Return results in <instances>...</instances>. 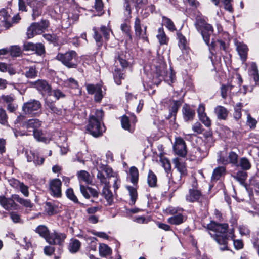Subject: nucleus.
Wrapping results in <instances>:
<instances>
[{"instance_id":"obj_45","label":"nucleus","mask_w":259,"mask_h":259,"mask_svg":"<svg viewBox=\"0 0 259 259\" xmlns=\"http://www.w3.org/2000/svg\"><path fill=\"white\" fill-rule=\"evenodd\" d=\"M248 177V173L245 170H238L234 178L240 182V184H243L245 183Z\"/></svg>"},{"instance_id":"obj_48","label":"nucleus","mask_w":259,"mask_h":259,"mask_svg":"<svg viewBox=\"0 0 259 259\" xmlns=\"http://www.w3.org/2000/svg\"><path fill=\"white\" fill-rule=\"evenodd\" d=\"M157 178L154 172L150 169L147 177V183L150 187H155L157 186Z\"/></svg>"},{"instance_id":"obj_28","label":"nucleus","mask_w":259,"mask_h":259,"mask_svg":"<svg viewBox=\"0 0 259 259\" xmlns=\"http://www.w3.org/2000/svg\"><path fill=\"white\" fill-rule=\"evenodd\" d=\"M123 70L120 68L116 67L113 72V78L115 83L120 85L122 84V80L125 79V75Z\"/></svg>"},{"instance_id":"obj_2","label":"nucleus","mask_w":259,"mask_h":259,"mask_svg":"<svg viewBox=\"0 0 259 259\" xmlns=\"http://www.w3.org/2000/svg\"><path fill=\"white\" fill-rule=\"evenodd\" d=\"M34 231L51 245H55V244H60L65 237V233H59L56 230L51 233L48 228L44 225H38Z\"/></svg>"},{"instance_id":"obj_37","label":"nucleus","mask_w":259,"mask_h":259,"mask_svg":"<svg viewBox=\"0 0 259 259\" xmlns=\"http://www.w3.org/2000/svg\"><path fill=\"white\" fill-rule=\"evenodd\" d=\"M120 29L127 38V40L132 41L133 40V35L131 25L127 23H122L120 25Z\"/></svg>"},{"instance_id":"obj_49","label":"nucleus","mask_w":259,"mask_h":259,"mask_svg":"<svg viewBox=\"0 0 259 259\" xmlns=\"http://www.w3.org/2000/svg\"><path fill=\"white\" fill-rule=\"evenodd\" d=\"M80 247L81 242L78 239H74L69 243L68 249L71 253H75L79 250Z\"/></svg>"},{"instance_id":"obj_42","label":"nucleus","mask_w":259,"mask_h":259,"mask_svg":"<svg viewBox=\"0 0 259 259\" xmlns=\"http://www.w3.org/2000/svg\"><path fill=\"white\" fill-rule=\"evenodd\" d=\"M236 166L240 167L241 169L247 170L251 168V164L247 158L243 157L240 158L238 164Z\"/></svg>"},{"instance_id":"obj_38","label":"nucleus","mask_w":259,"mask_h":259,"mask_svg":"<svg viewBox=\"0 0 259 259\" xmlns=\"http://www.w3.org/2000/svg\"><path fill=\"white\" fill-rule=\"evenodd\" d=\"M65 194L67 198L75 204H79L81 206H83L84 204L80 203L77 196L75 195L74 190L72 188H67L65 191Z\"/></svg>"},{"instance_id":"obj_16","label":"nucleus","mask_w":259,"mask_h":259,"mask_svg":"<svg viewBox=\"0 0 259 259\" xmlns=\"http://www.w3.org/2000/svg\"><path fill=\"white\" fill-rule=\"evenodd\" d=\"M31 86L36 88L39 92L42 94H51L52 87L49 84L46 80L38 79L36 81L30 82Z\"/></svg>"},{"instance_id":"obj_36","label":"nucleus","mask_w":259,"mask_h":259,"mask_svg":"<svg viewBox=\"0 0 259 259\" xmlns=\"http://www.w3.org/2000/svg\"><path fill=\"white\" fill-rule=\"evenodd\" d=\"M57 206L51 202L47 201L45 202V211L49 216H52L57 214L58 213V211L57 210Z\"/></svg>"},{"instance_id":"obj_35","label":"nucleus","mask_w":259,"mask_h":259,"mask_svg":"<svg viewBox=\"0 0 259 259\" xmlns=\"http://www.w3.org/2000/svg\"><path fill=\"white\" fill-rule=\"evenodd\" d=\"M129 175L131 183L134 186H136L139 181V170L138 168L135 166L131 167L129 170Z\"/></svg>"},{"instance_id":"obj_58","label":"nucleus","mask_w":259,"mask_h":259,"mask_svg":"<svg viewBox=\"0 0 259 259\" xmlns=\"http://www.w3.org/2000/svg\"><path fill=\"white\" fill-rule=\"evenodd\" d=\"M9 51L11 56L14 57H19L22 54L21 49L19 46H11Z\"/></svg>"},{"instance_id":"obj_19","label":"nucleus","mask_w":259,"mask_h":259,"mask_svg":"<svg viewBox=\"0 0 259 259\" xmlns=\"http://www.w3.org/2000/svg\"><path fill=\"white\" fill-rule=\"evenodd\" d=\"M27 4L32 9V16L33 20L41 15L44 6L42 2L38 0H29Z\"/></svg>"},{"instance_id":"obj_24","label":"nucleus","mask_w":259,"mask_h":259,"mask_svg":"<svg viewBox=\"0 0 259 259\" xmlns=\"http://www.w3.org/2000/svg\"><path fill=\"white\" fill-rule=\"evenodd\" d=\"M214 113L219 120H226L227 119L229 111L225 107L218 105L214 108Z\"/></svg>"},{"instance_id":"obj_62","label":"nucleus","mask_w":259,"mask_h":259,"mask_svg":"<svg viewBox=\"0 0 259 259\" xmlns=\"http://www.w3.org/2000/svg\"><path fill=\"white\" fill-rule=\"evenodd\" d=\"M233 0H221V2L224 5V8L225 10L230 13L234 12V8L232 4Z\"/></svg>"},{"instance_id":"obj_25","label":"nucleus","mask_w":259,"mask_h":259,"mask_svg":"<svg viewBox=\"0 0 259 259\" xmlns=\"http://www.w3.org/2000/svg\"><path fill=\"white\" fill-rule=\"evenodd\" d=\"M120 122L121 127L125 131H127L131 133H133L134 132L133 125H131L130 118L126 115L124 114L120 117Z\"/></svg>"},{"instance_id":"obj_56","label":"nucleus","mask_w":259,"mask_h":259,"mask_svg":"<svg viewBox=\"0 0 259 259\" xmlns=\"http://www.w3.org/2000/svg\"><path fill=\"white\" fill-rule=\"evenodd\" d=\"M238 155L234 151H231L229 153L228 159L229 163L236 166L238 162Z\"/></svg>"},{"instance_id":"obj_59","label":"nucleus","mask_w":259,"mask_h":259,"mask_svg":"<svg viewBox=\"0 0 259 259\" xmlns=\"http://www.w3.org/2000/svg\"><path fill=\"white\" fill-rule=\"evenodd\" d=\"M163 21L164 22L165 27L170 31H174L176 30V26L173 21L169 18L166 17H163Z\"/></svg>"},{"instance_id":"obj_3","label":"nucleus","mask_w":259,"mask_h":259,"mask_svg":"<svg viewBox=\"0 0 259 259\" xmlns=\"http://www.w3.org/2000/svg\"><path fill=\"white\" fill-rule=\"evenodd\" d=\"M55 59L69 69L77 68L79 63L78 55L74 50H69L65 53L58 52Z\"/></svg>"},{"instance_id":"obj_47","label":"nucleus","mask_w":259,"mask_h":259,"mask_svg":"<svg viewBox=\"0 0 259 259\" xmlns=\"http://www.w3.org/2000/svg\"><path fill=\"white\" fill-rule=\"evenodd\" d=\"M126 189L129 192L130 196V204L133 205L135 204L138 198V193L136 188L133 186H127Z\"/></svg>"},{"instance_id":"obj_52","label":"nucleus","mask_w":259,"mask_h":259,"mask_svg":"<svg viewBox=\"0 0 259 259\" xmlns=\"http://www.w3.org/2000/svg\"><path fill=\"white\" fill-rule=\"evenodd\" d=\"M249 186L254 189L256 192L259 193V175H255L249 180Z\"/></svg>"},{"instance_id":"obj_31","label":"nucleus","mask_w":259,"mask_h":259,"mask_svg":"<svg viewBox=\"0 0 259 259\" xmlns=\"http://www.w3.org/2000/svg\"><path fill=\"white\" fill-rule=\"evenodd\" d=\"M134 28L136 36L142 40L143 30L142 29L141 20L138 17H136L135 19Z\"/></svg>"},{"instance_id":"obj_30","label":"nucleus","mask_w":259,"mask_h":259,"mask_svg":"<svg viewBox=\"0 0 259 259\" xmlns=\"http://www.w3.org/2000/svg\"><path fill=\"white\" fill-rule=\"evenodd\" d=\"M115 59L116 61H119L123 69L127 68L130 65V63L126 59V55L123 51L118 52L115 57Z\"/></svg>"},{"instance_id":"obj_22","label":"nucleus","mask_w":259,"mask_h":259,"mask_svg":"<svg viewBox=\"0 0 259 259\" xmlns=\"http://www.w3.org/2000/svg\"><path fill=\"white\" fill-rule=\"evenodd\" d=\"M175 167L177 169L180 174L179 184L182 183L181 179L183 177H186L188 175V171L186 167V164L185 162L182 161L179 158H176L173 160Z\"/></svg>"},{"instance_id":"obj_63","label":"nucleus","mask_w":259,"mask_h":259,"mask_svg":"<svg viewBox=\"0 0 259 259\" xmlns=\"http://www.w3.org/2000/svg\"><path fill=\"white\" fill-rule=\"evenodd\" d=\"M94 7L98 13V16H101L104 13V12L103 11L104 4L102 0H95Z\"/></svg>"},{"instance_id":"obj_5","label":"nucleus","mask_w":259,"mask_h":259,"mask_svg":"<svg viewBox=\"0 0 259 259\" xmlns=\"http://www.w3.org/2000/svg\"><path fill=\"white\" fill-rule=\"evenodd\" d=\"M49 20L42 19L40 22L31 23L27 30V38L30 39L35 35L43 33L49 27Z\"/></svg>"},{"instance_id":"obj_64","label":"nucleus","mask_w":259,"mask_h":259,"mask_svg":"<svg viewBox=\"0 0 259 259\" xmlns=\"http://www.w3.org/2000/svg\"><path fill=\"white\" fill-rule=\"evenodd\" d=\"M102 88V87H99L98 88V91L95 93L94 100L96 103H101L102 99L104 97Z\"/></svg>"},{"instance_id":"obj_18","label":"nucleus","mask_w":259,"mask_h":259,"mask_svg":"<svg viewBox=\"0 0 259 259\" xmlns=\"http://www.w3.org/2000/svg\"><path fill=\"white\" fill-rule=\"evenodd\" d=\"M182 117L185 122H192L194 120L196 112L194 107L187 103H185L182 109Z\"/></svg>"},{"instance_id":"obj_4","label":"nucleus","mask_w":259,"mask_h":259,"mask_svg":"<svg viewBox=\"0 0 259 259\" xmlns=\"http://www.w3.org/2000/svg\"><path fill=\"white\" fill-rule=\"evenodd\" d=\"M194 26L197 31L200 33L203 40L208 46L209 45L210 37L213 35L214 28L212 25L201 17H197L195 19Z\"/></svg>"},{"instance_id":"obj_23","label":"nucleus","mask_w":259,"mask_h":259,"mask_svg":"<svg viewBox=\"0 0 259 259\" xmlns=\"http://www.w3.org/2000/svg\"><path fill=\"white\" fill-rule=\"evenodd\" d=\"M187 220V217L182 213H178L167 219V222L171 225H179L183 224Z\"/></svg>"},{"instance_id":"obj_55","label":"nucleus","mask_w":259,"mask_h":259,"mask_svg":"<svg viewBox=\"0 0 259 259\" xmlns=\"http://www.w3.org/2000/svg\"><path fill=\"white\" fill-rule=\"evenodd\" d=\"M33 53L37 56H41L46 54L45 47L44 44L40 42L36 43Z\"/></svg>"},{"instance_id":"obj_40","label":"nucleus","mask_w":259,"mask_h":259,"mask_svg":"<svg viewBox=\"0 0 259 259\" xmlns=\"http://www.w3.org/2000/svg\"><path fill=\"white\" fill-rule=\"evenodd\" d=\"M158 34L156 37L161 45H167L169 41V38L166 36L163 27H160L158 30Z\"/></svg>"},{"instance_id":"obj_7","label":"nucleus","mask_w":259,"mask_h":259,"mask_svg":"<svg viewBox=\"0 0 259 259\" xmlns=\"http://www.w3.org/2000/svg\"><path fill=\"white\" fill-rule=\"evenodd\" d=\"M203 195L202 190L198 188L197 180H195L192 184V188H189L186 194V200L189 203H202Z\"/></svg>"},{"instance_id":"obj_57","label":"nucleus","mask_w":259,"mask_h":259,"mask_svg":"<svg viewBox=\"0 0 259 259\" xmlns=\"http://www.w3.org/2000/svg\"><path fill=\"white\" fill-rule=\"evenodd\" d=\"M33 132V135L34 138L38 142H46L47 139L45 137L43 136L44 134L42 132V130L41 129L38 128Z\"/></svg>"},{"instance_id":"obj_9","label":"nucleus","mask_w":259,"mask_h":259,"mask_svg":"<svg viewBox=\"0 0 259 259\" xmlns=\"http://www.w3.org/2000/svg\"><path fill=\"white\" fill-rule=\"evenodd\" d=\"M133 4L135 8L139 10L145 4L144 0H123V13L125 17V21H130L132 18V7Z\"/></svg>"},{"instance_id":"obj_41","label":"nucleus","mask_w":259,"mask_h":259,"mask_svg":"<svg viewBox=\"0 0 259 259\" xmlns=\"http://www.w3.org/2000/svg\"><path fill=\"white\" fill-rule=\"evenodd\" d=\"M100 255L102 257H105L110 255L112 253V249L107 244L102 243L100 244L99 248Z\"/></svg>"},{"instance_id":"obj_50","label":"nucleus","mask_w":259,"mask_h":259,"mask_svg":"<svg viewBox=\"0 0 259 259\" xmlns=\"http://www.w3.org/2000/svg\"><path fill=\"white\" fill-rule=\"evenodd\" d=\"M243 107L241 102L237 103L234 107L233 117L236 121H238L242 117V109Z\"/></svg>"},{"instance_id":"obj_26","label":"nucleus","mask_w":259,"mask_h":259,"mask_svg":"<svg viewBox=\"0 0 259 259\" xmlns=\"http://www.w3.org/2000/svg\"><path fill=\"white\" fill-rule=\"evenodd\" d=\"M177 39L178 40V46L182 51H186L189 48L187 46V41L186 37L182 33L180 30H178L176 33Z\"/></svg>"},{"instance_id":"obj_32","label":"nucleus","mask_w":259,"mask_h":259,"mask_svg":"<svg viewBox=\"0 0 259 259\" xmlns=\"http://www.w3.org/2000/svg\"><path fill=\"white\" fill-rule=\"evenodd\" d=\"M233 77L230 80H228V83L227 84H223L221 87V95L223 99H226L227 97V92L228 91L231 92L234 85L232 84V79Z\"/></svg>"},{"instance_id":"obj_1","label":"nucleus","mask_w":259,"mask_h":259,"mask_svg":"<svg viewBox=\"0 0 259 259\" xmlns=\"http://www.w3.org/2000/svg\"><path fill=\"white\" fill-rule=\"evenodd\" d=\"M104 111L102 109H96L94 114H90L89 116L86 130L94 137L97 138L103 135L105 132V127L103 123Z\"/></svg>"},{"instance_id":"obj_39","label":"nucleus","mask_w":259,"mask_h":259,"mask_svg":"<svg viewBox=\"0 0 259 259\" xmlns=\"http://www.w3.org/2000/svg\"><path fill=\"white\" fill-rule=\"evenodd\" d=\"M15 200H16V202L19 203L22 206L26 208L31 209L33 207L34 205L30 199L23 198L18 194H17V196H15Z\"/></svg>"},{"instance_id":"obj_61","label":"nucleus","mask_w":259,"mask_h":259,"mask_svg":"<svg viewBox=\"0 0 259 259\" xmlns=\"http://www.w3.org/2000/svg\"><path fill=\"white\" fill-rule=\"evenodd\" d=\"M30 154L31 155L27 156V160L28 162L33 161L35 165H41L44 164L45 160L44 157H40V161H37L36 159H35V158H34L33 152H31Z\"/></svg>"},{"instance_id":"obj_27","label":"nucleus","mask_w":259,"mask_h":259,"mask_svg":"<svg viewBox=\"0 0 259 259\" xmlns=\"http://www.w3.org/2000/svg\"><path fill=\"white\" fill-rule=\"evenodd\" d=\"M209 153V148H208L205 144L201 145L196 148L195 152V157L198 159H202L207 156Z\"/></svg>"},{"instance_id":"obj_34","label":"nucleus","mask_w":259,"mask_h":259,"mask_svg":"<svg viewBox=\"0 0 259 259\" xmlns=\"http://www.w3.org/2000/svg\"><path fill=\"white\" fill-rule=\"evenodd\" d=\"M237 50L241 59L245 61L247 58L248 48L246 45L240 43L237 47Z\"/></svg>"},{"instance_id":"obj_60","label":"nucleus","mask_w":259,"mask_h":259,"mask_svg":"<svg viewBox=\"0 0 259 259\" xmlns=\"http://www.w3.org/2000/svg\"><path fill=\"white\" fill-rule=\"evenodd\" d=\"M85 87L88 93L90 95H93L98 91V87H102V85L100 83L87 84Z\"/></svg>"},{"instance_id":"obj_54","label":"nucleus","mask_w":259,"mask_h":259,"mask_svg":"<svg viewBox=\"0 0 259 259\" xmlns=\"http://www.w3.org/2000/svg\"><path fill=\"white\" fill-rule=\"evenodd\" d=\"M77 176L79 179H81L88 184L91 183V181L90 179V175L87 171L83 170L78 171L77 173Z\"/></svg>"},{"instance_id":"obj_46","label":"nucleus","mask_w":259,"mask_h":259,"mask_svg":"<svg viewBox=\"0 0 259 259\" xmlns=\"http://www.w3.org/2000/svg\"><path fill=\"white\" fill-rule=\"evenodd\" d=\"M102 194L107 201V205H111L113 203V196L111 191L108 188L104 187L102 190Z\"/></svg>"},{"instance_id":"obj_21","label":"nucleus","mask_w":259,"mask_h":259,"mask_svg":"<svg viewBox=\"0 0 259 259\" xmlns=\"http://www.w3.org/2000/svg\"><path fill=\"white\" fill-rule=\"evenodd\" d=\"M215 241L220 245V249L222 251L230 250L228 247V240L229 235L225 234L224 235H218L217 234L211 235Z\"/></svg>"},{"instance_id":"obj_10","label":"nucleus","mask_w":259,"mask_h":259,"mask_svg":"<svg viewBox=\"0 0 259 259\" xmlns=\"http://www.w3.org/2000/svg\"><path fill=\"white\" fill-rule=\"evenodd\" d=\"M206 228L209 230L215 232L218 235H224L228 234L229 225L227 223H221L214 220H211L207 225Z\"/></svg>"},{"instance_id":"obj_8","label":"nucleus","mask_w":259,"mask_h":259,"mask_svg":"<svg viewBox=\"0 0 259 259\" xmlns=\"http://www.w3.org/2000/svg\"><path fill=\"white\" fill-rule=\"evenodd\" d=\"M155 70L152 73V85H159L164 77L167 75V64L165 62H162L159 63V64L155 65Z\"/></svg>"},{"instance_id":"obj_6","label":"nucleus","mask_w":259,"mask_h":259,"mask_svg":"<svg viewBox=\"0 0 259 259\" xmlns=\"http://www.w3.org/2000/svg\"><path fill=\"white\" fill-rule=\"evenodd\" d=\"M93 38L95 40L98 49H100L103 44V37L100 33H102L105 41H108L110 38V32L112 31L111 28H107L105 25H102L100 28L94 27Z\"/></svg>"},{"instance_id":"obj_17","label":"nucleus","mask_w":259,"mask_h":259,"mask_svg":"<svg viewBox=\"0 0 259 259\" xmlns=\"http://www.w3.org/2000/svg\"><path fill=\"white\" fill-rule=\"evenodd\" d=\"M175 154L182 157H185L187 153L186 142L181 137L176 138L175 144L173 146Z\"/></svg>"},{"instance_id":"obj_29","label":"nucleus","mask_w":259,"mask_h":259,"mask_svg":"<svg viewBox=\"0 0 259 259\" xmlns=\"http://www.w3.org/2000/svg\"><path fill=\"white\" fill-rule=\"evenodd\" d=\"M218 46H219L221 50H223L225 52H227V47L226 42L221 39H218L215 40L214 38H212L211 39V42L209 44V45H208V46L209 47V49L211 50H214L215 47Z\"/></svg>"},{"instance_id":"obj_43","label":"nucleus","mask_w":259,"mask_h":259,"mask_svg":"<svg viewBox=\"0 0 259 259\" xmlns=\"http://www.w3.org/2000/svg\"><path fill=\"white\" fill-rule=\"evenodd\" d=\"M183 103V100H172V103L168 107V111L176 115H177L179 108Z\"/></svg>"},{"instance_id":"obj_20","label":"nucleus","mask_w":259,"mask_h":259,"mask_svg":"<svg viewBox=\"0 0 259 259\" xmlns=\"http://www.w3.org/2000/svg\"><path fill=\"white\" fill-rule=\"evenodd\" d=\"M80 191L85 199H89L91 197L97 198L99 192L95 189L88 186L80 184Z\"/></svg>"},{"instance_id":"obj_15","label":"nucleus","mask_w":259,"mask_h":259,"mask_svg":"<svg viewBox=\"0 0 259 259\" xmlns=\"http://www.w3.org/2000/svg\"><path fill=\"white\" fill-rule=\"evenodd\" d=\"M62 182L59 179L55 178L50 181L49 190L50 194L55 198H61L62 196Z\"/></svg>"},{"instance_id":"obj_13","label":"nucleus","mask_w":259,"mask_h":259,"mask_svg":"<svg viewBox=\"0 0 259 259\" xmlns=\"http://www.w3.org/2000/svg\"><path fill=\"white\" fill-rule=\"evenodd\" d=\"M17 194H12L10 198H6L4 195L0 196V204L6 210H16L19 208V205L16 203L15 196Z\"/></svg>"},{"instance_id":"obj_44","label":"nucleus","mask_w":259,"mask_h":259,"mask_svg":"<svg viewBox=\"0 0 259 259\" xmlns=\"http://www.w3.org/2000/svg\"><path fill=\"white\" fill-rule=\"evenodd\" d=\"M251 76L255 82V85L259 86V71L257 64L253 62L251 64Z\"/></svg>"},{"instance_id":"obj_33","label":"nucleus","mask_w":259,"mask_h":259,"mask_svg":"<svg viewBox=\"0 0 259 259\" xmlns=\"http://www.w3.org/2000/svg\"><path fill=\"white\" fill-rule=\"evenodd\" d=\"M226 173V167L224 166H219L213 169L211 179L218 181L221 178V177L225 176Z\"/></svg>"},{"instance_id":"obj_51","label":"nucleus","mask_w":259,"mask_h":259,"mask_svg":"<svg viewBox=\"0 0 259 259\" xmlns=\"http://www.w3.org/2000/svg\"><path fill=\"white\" fill-rule=\"evenodd\" d=\"M163 80H164L165 82L167 83L170 86H172L173 83L176 81L177 77L176 75V72L171 67H170V72L169 73V76H167V75H166V76L164 77V78L163 79Z\"/></svg>"},{"instance_id":"obj_53","label":"nucleus","mask_w":259,"mask_h":259,"mask_svg":"<svg viewBox=\"0 0 259 259\" xmlns=\"http://www.w3.org/2000/svg\"><path fill=\"white\" fill-rule=\"evenodd\" d=\"M38 71L35 65L31 66L28 68V70L25 72V76L27 78L33 79L37 76Z\"/></svg>"},{"instance_id":"obj_12","label":"nucleus","mask_w":259,"mask_h":259,"mask_svg":"<svg viewBox=\"0 0 259 259\" xmlns=\"http://www.w3.org/2000/svg\"><path fill=\"white\" fill-rule=\"evenodd\" d=\"M41 108V104L39 101L30 100L23 104L22 109L26 114L35 115Z\"/></svg>"},{"instance_id":"obj_11","label":"nucleus","mask_w":259,"mask_h":259,"mask_svg":"<svg viewBox=\"0 0 259 259\" xmlns=\"http://www.w3.org/2000/svg\"><path fill=\"white\" fill-rule=\"evenodd\" d=\"M24 118L25 116H19L17 117L16 121L17 122H22L20 123V124H21V126L26 128L29 132H33L34 131L40 128L41 125V121L38 119H30L27 121L22 122V120Z\"/></svg>"},{"instance_id":"obj_14","label":"nucleus","mask_w":259,"mask_h":259,"mask_svg":"<svg viewBox=\"0 0 259 259\" xmlns=\"http://www.w3.org/2000/svg\"><path fill=\"white\" fill-rule=\"evenodd\" d=\"M45 107L47 111L54 116H61L62 115L63 111L65 110L63 105L57 106L55 101L50 100L45 101Z\"/></svg>"}]
</instances>
